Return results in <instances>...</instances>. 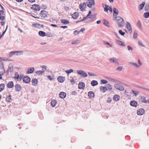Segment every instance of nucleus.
I'll use <instances>...</instances> for the list:
<instances>
[{
    "label": "nucleus",
    "mask_w": 149,
    "mask_h": 149,
    "mask_svg": "<svg viewBox=\"0 0 149 149\" xmlns=\"http://www.w3.org/2000/svg\"><path fill=\"white\" fill-rule=\"evenodd\" d=\"M117 22L118 24L119 27L123 26L124 24V19L121 17H117Z\"/></svg>",
    "instance_id": "f257e3e1"
},
{
    "label": "nucleus",
    "mask_w": 149,
    "mask_h": 149,
    "mask_svg": "<svg viewBox=\"0 0 149 149\" xmlns=\"http://www.w3.org/2000/svg\"><path fill=\"white\" fill-rule=\"evenodd\" d=\"M23 54V52L22 51L11 52L9 54V56L10 57L14 55H16L18 56L22 55Z\"/></svg>",
    "instance_id": "f03ea898"
},
{
    "label": "nucleus",
    "mask_w": 149,
    "mask_h": 149,
    "mask_svg": "<svg viewBox=\"0 0 149 149\" xmlns=\"http://www.w3.org/2000/svg\"><path fill=\"white\" fill-rule=\"evenodd\" d=\"M15 77H14L13 78L15 80H17L18 81H20L22 79L23 77V75L22 74H18L17 72H16L15 74Z\"/></svg>",
    "instance_id": "7ed1b4c3"
},
{
    "label": "nucleus",
    "mask_w": 149,
    "mask_h": 149,
    "mask_svg": "<svg viewBox=\"0 0 149 149\" xmlns=\"http://www.w3.org/2000/svg\"><path fill=\"white\" fill-rule=\"evenodd\" d=\"M31 8L32 9L36 11H39L40 8V6L36 4H34L32 5V7H31Z\"/></svg>",
    "instance_id": "20e7f679"
},
{
    "label": "nucleus",
    "mask_w": 149,
    "mask_h": 149,
    "mask_svg": "<svg viewBox=\"0 0 149 149\" xmlns=\"http://www.w3.org/2000/svg\"><path fill=\"white\" fill-rule=\"evenodd\" d=\"M114 87L116 89L121 91H123L124 90V87L123 86H120L118 84H115L114 85Z\"/></svg>",
    "instance_id": "39448f33"
},
{
    "label": "nucleus",
    "mask_w": 149,
    "mask_h": 149,
    "mask_svg": "<svg viewBox=\"0 0 149 149\" xmlns=\"http://www.w3.org/2000/svg\"><path fill=\"white\" fill-rule=\"evenodd\" d=\"M23 81L26 84L29 83L31 81V79L28 76H25L23 78Z\"/></svg>",
    "instance_id": "423d86ee"
},
{
    "label": "nucleus",
    "mask_w": 149,
    "mask_h": 149,
    "mask_svg": "<svg viewBox=\"0 0 149 149\" xmlns=\"http://www.w3.org/2000/svg\"><path fill=\"white\" fill-rule=\"evenodd\" d=\"M109 61L111 63H115L116 64H118L119 63L118 62V59L114 57L109 59Z\"/></svg>",
    "instance_id": "0eeeda50"
},
{
    "label": "nucleus",
    "mask_w": 149,
    "mask_h": 149,
    "mask_svg": "<svg viewBox=\"0 0 149 149\" xmlns=\"http://www.w3.org/2000/svg\"><path fill=\"white\" fill-rule=\"evenodd\" d=\"M86 7V4L85 3H81L79 5V8L82 11H83Z\"/></svg>",
    "instance_id": "6e6552de"
},
{
    "label": "nucleus",
    "mask_w": 149,
    "mask_h": 149,
    "mask_svg": "<svg viewBox=\"0 0 149 149\" xmlns=\"http://www.w3.org/2000/svg\"><path fill=\"white\" fill-rule=\"evenodd\" d=\"M95 17L96 16L95 15H91L89 17H88V20L90 22L94 21L95 20Z\"/></svg>",
    "instance_id": "1a4fd4ad"
},
{
    "label": "nucleus",
    "mask_w": 149,
    "mask_h": 149,
    "mask_svg": "<svg viewBox=\"0 0 149 149\" xmlns=\"http://www.w3.org/2000/svg\"><path fill=\"white\" fill-rule=\"evenodd\" d=\"M145 113V110L141 108L138 109L137 111V114L139 115H142Z\"/></svg>",
    "instance_id": "9d476101"
},
{
    "label": "nucleus",
    "mask_w": 149,
    "mask_h": 149,
    "mask_svg": "<svg viewBox=\"0 0 149 149\" xmlns=\"http://www.w3.org/2000/svg\"><path fill=\"white\" fill-rule=\"evenodd\" d=\"M86 4L88 7L91 8L92 5L94 6L95 5L94 0H93L91 2L90 1L87 2Z\"/></svg>",
    "instance_id": "9b49d317"
},
{
    "label": "nucleus",
    "mask_w": 149,
    "mask_h": 149,
    "mask_svg": "<svg viewBox=\"0 0 149 149\" xmlns=\"http://www.w3.org/2000/svg\"><path fill=\"white\" fill-rule=\"evenodd\" d=\"M78 86L79 89H83L85 87V84L82 82H80L78 84Z\"/></svg>",
    "instance_id": "f8f14e48"
},
{
    "label": "nucleus",
    "mask_w": 149,
    "mask_h": 149,
    "mask_svg": "<svg viewBox=\"0 0 149 149\" xmlns=\"http://www.w3.org/2000/svg\"><path fill=\"white\" fill-rule=\"evenodd\" d=\"M57 79L59 82L61 83H63L65 81V77L61 76L58 77Z\"/></svg>",
    "instance_id": "ddd939ff"
},
{
    "label": "nucleus",
    "mask_w": 149,
    "mask_h": 149,
    "mask_svg": "<svg viewBox=\"0 0 149 149\" xmlns=\"http://www.w3.org/2000/svg\"><path fill=\"white\" fill-rule=\"evenodd\" d=\"M15 90L16 91H20L22 90V87L19 84H16L15 86Z\"/></svg>",
    "instance_id": "4468645a"
},
{
    "label": "nucleus",
    "mask_w": 149,
    "mask_h": 149,
    "mask_svg": "<svg viewBox=\"0 0 149 149\" xmlns=\"http://www.w3.org/2000/svg\"><path fill=\"white\" fill-rule=\"evenodd\" d=\"M47 13L46 11L44 10H42L41 11L40 15L41 17H45L47 16Z\"/></svg>",
    "instance_id": "2eb2a0df"
},
{
    "label": "nucleus",
    "mask_w": 149,
    "mask_h": 149,
    "mask_svg": "<svg viewBox=\"0 0 149 149\" xmlns=\"http://www.w3.org/2000/svg\"><path fill=\"white\" fill-rule=\"evenodd\" d=\"M130 105L135 107H136L137 106V102L135 100L131 101L130 102Z\"/></svg>",
    "instance_id": "dca6fc26"
},
{
    "label": "nucleus",
    "mask_w": 149,
    "mask_h": 149,
    "mask_svg": "<svg viewBox=\"0 0 149 149\" xmlns=\"http://www.w3.org/2000/svg\"><path fill=\"white\" fill-rule=\"evenodd\" d=\"M66 93L63 92H61L59 94V97L62 99H64L66 96Z\"/></svg>",
    "instance_id": "f3484780"
},
{
    "label": "nucleus",
    "mask_w": 149,
    "mask_h": 149,
    "mask_svg": "<svg viewBox=\"0 0 149 149\" xmlns=\"http://www.w3.org/2000/svg\"><path fill=\"white\" fill-rule=\"evenodd\" d=\"M14 86V83L13 81H9L7 84V87L10 88H12Z\"/></svg>",
    "instance_id": "a211bd4d"
},
{
    "label": "nucleus",
    "mask_w": 149,
    "mask_h": 149,
    "mask_svg": "<svg viewBox=\"0 0 149 149\" xmlns=\"http://www.w3.org/2000/svg\"><path fill=\"white\" fill-rule=\"evenodd\" d=\"M34 68L33 67H31L29 68H28L27 71L26 72L27 74H31L34 71Z\"/></svg>",
    "instance_id": "6ab92c4d"
},
{
    "label": "nucleus",
    "mask_w": 149,
    "mask_h": 149,
    "mask_svg": "<svg viewBox=\"0 0 149 149\" xmlns=\"http://www.w3.org/2000/svg\"><path fill=\"white\" fill-rule=\"evenodd\" d=\"M127 29L131 33L132 32V31L131 25L130 23L128 22H127Z\"/></svg>",
    "instance_id": "aec40b11"
},
{
    "label": "nucleus",
    "mask_w": 149,
    "mask_h": 149,
    "mask_svg": "<svg viewBox=\"0 0 149 149\" xmlns=\"http://www.w3.org/2000/svg\"><path fill=\"white\" fill-rule=\"evenodd\" d=\"M32 85L35 86L38 84V80L36 78H34L32 79Z\"/></svg>",
    "instance_id": "412c9836"
},
{
    "label": "nucleus",
    "mask_w": 149,
    "mask_h": 149,
    "mask_svg": "<svg viewBox=\"0 0 149 149\" xmlns=\"http://www.w3.org/2000/svg\"><path fill=\"white\" fill-rule=\"evenodd\" d=\"M11 97L12 96L11 95H9L8 96H7L6 98V101L8 103H10L11 102L12 100Z\"/></svg>",
    "instance_id": "4be33fe9"
},
{
    "label": "nucleus",
    "mask_w": 149,
    "mask_h": 149,
    "mask_svg": "<svg viewBox=\"0 0 149 149\" xmlns=\"http://www.w3.org/2000/svg\"><path fill=\"white\" fill-rule=\"evenodd\" d=\"M79 15V14L77 12L74 13V14L72 15V18L74 19H77Z\"/></svg>",
    "instance_id": "5701e85b"
},
{
    "label": "nucleus",
    "mask_w": 149,
    "mask_h": 149,
    "mask_svg": "<svg viewBox=\"0 0 149 149\" xmlns=\"http://www.w3.org/2000/svg\"><path fill=\"white\" fill-rule=\"evenodd\" d=\"M4 11L3 10H0V20H3L5 17L3 16V15Z\"/></svg>",
    "instance_id": "b1692460"
},
{
    "label": "nucleus",
    "mask_w": 149,
    "mask_h": 149,
    "mask_svg": "<svg viewBox=\"0 0 149 149\" xmlns=\"http://www.w3.org/2000/svg\"><path fill=\"white\" fill-rule=\"evenodd\" d=\"M100 91L103 93L105 92L106 91L108 90L107 87L102 86L100 87Z\"/></svg>",
    "instance_id": "393cba45"
},
{
    "label": "nucleus",
    "mask_w": 149,
    "mask_h": 149,
    "mask_svg": "<svg viewBox=\"0 0 149 149\" xmlns=\"http://www.w3.org/2000/svg\"><path fill=\"white\" fill-rule=\"evenodd\" d=\"M88 96L89 98H92L94 96V93L92 91H90L88 93Z\"/></svg>",
    "instance_id": "a878e982"
},
{
    "label": "nucleus",
    "mask_w": 149,
    "mask_h": 149,
    "mask_svg": "<svg viewBox=\"0 0 149 149\" xmlns=\"http://www.w3.org/2000/svg\"><path fill=\"white\" fill-rule=\"evenodd\" d=\"M98 84V82L96 80H93L91 82V84L93 86H94L97 85Z\"/></svg>",
    "instance_id": "bb28decb"
},
{
    "label": "nucleus",
    "mask_w": 149,
    "mask_h": 149,
    "mask_svg": "<svg viewBox=\"0 0 149 149\" xmlns=\"http://www.w3.org/2000/svg\"><path fill=\"white\" fill-rule=\"evenodd\" d=\"M113 16H116L119 13L118 11L115 8H113Z\"/></svg>",
    "instance_id": "cd10ccee"
},
{
    "label": "nucleus",
    "mask_w": 149,
    "mask_h": 149,
    "mask_svg": "<svg viewBox=\"0 0 149 149\" xmlns=\"http://www.w3.org/2000/svg\"><path fill=\"white\" fill-rule=\"evenodd\" d=\"M113 99L114 100L117 101L120 99V96L117 95H115L113 96Z\"/></svg>",
    "instance_id": "c85d7f7f"
},
{
    "label": "nucleus",
    "mask_w": 149,
    "mask_h": 149,
    "mask_svg": "<svg viewBox=\"0 0 149 149\" xmlns=\"http://www.w3.org/2000/svg\"><path fill=\"white\" fill-rule=\"evenodd\" d=\"M56 101L54 100H52L51 102V105L52 107H54L56 106Z\"/></svg>",
    "instance_id": "c756f323"
},
{
    "label": "nucleus",
    "mask_w": 149,
    "mask_h": 149,
    "mask_svg": "<svg viewBox=\"0 0 149 149\" xmlns=\"http://www.w3.org/2000/svg\"><path fill=\"white\" fill-rule=\"evenodd\" d=\"M61 21L64 24H67L69 23V22L66 19H61Z\"/></svg>",
    "instance_id": "7c9ffc66"
},
{
    "label": "nucleus",
    "mask_w": 149,
    "mask_h": 149,
    "mask_svg": "<svg viewBox=\"0 0 149 149\" xmlns=\"http://www.w3.org/2000/svg\"><path fill=\"white\" fill-rule=\"evenodd\" d=\"M145 2L143 1L142 3L139 6V10H141L143 9L145 5Z\"/></svg>",
    "instance_id": "2f4dec72"
},
{
    "label": "nucleus",
    "mask_w": 149,
    "mask_h": 149,
    "mask_svg": "<svg viewBox=\"0 0 149 149\" xmlns=\"http://www.w3.org/2000/svg\"><path fill=\"white\" fill-rule=\"evenodd\" d=\"M38 34L40 36L42 37H44L46 36L45 33L42 31H40L38 32Z\"/></svg>",
    "instance_id": "473e14b6"
},
{
    "label": "nucleus",
    "mask_w": 149,
    "mask_h": 149,
    "mask_svg": "<svg viewBox=\"0 0 149 149\" xmlns=\"http://www.w3.org/2000/svg\"><path fill=\"white\" fill-rule=\"evenodd\" d=\"M5 84H0V92L2 91L5 88Z\"/></svg>",
    "instance_id": "72a5a7b5"
},
{
    "label": "nucleus",
    "mask_w": 149,
    "mask_h": 149,
    "mask_svg": "<svg viewBox=\"0 0 149 149\" xmlns=\"http://www.w3.org/2000/svg\"><path fill=\"white\" fill-rule=\"evenodd\" d=\"M32 26L33 27L35 28H41V24H33Z\"/></svg>",
    "instance_id": "f704fd0d"
},
{
    "label": "nucleus",
    "mask_w": 149,
    "mask_h": 149,
    "mask_svg": "<svg viewBox=\"0 0 149 149\" xmlns=\"http://www.w3.org/2000/svg\"><path fill=\"white\" fill-rule=\"evenodd\" d=\"M85 30V29L84 28H82L79 31H78L77 30H75L74 31V33L75 35H76V32H77L78 34H79V33L81 32H83Z\"/></svg>",
    "instance_id": "c9c22d12"
},
{
    "label": "nucleus",
    "mask_w": 149,
    "mask_h": 149,
    "mask_svg": "<svg viewBox=\"0 0 149 149\" xmlns=\"http://www.w3.org/2000/svg\"><path fill=\"white\" fill-rule=\"evenodd\" d=\"M104 22L103 23V24L107 26L108 27H109L110 25L109 24V22H108L106 20L104 19Z\"/></svg>",
    "instance_id": "e433bc0d"
},
{
    "label": "nucleus",
    "mask_w": 149,
    "mask_h": 149,
    "mask_svg": "<svg viewBox=\"0 0 149 149\" xmlns=\"http://www.w3.org/2000/svg\"><path fill=\"white\" fill-rule=\"evenodd\" d=\"M137 26L139 28H142L141 23L140 20H138L137 23Z\"/></svg>",
    "instance_id": "4c0bfd02"
},
{
    "label": "nucleus",
    "mask_w": 149,
    "mask_h": 149,
    "mask_svg": "<svg viewBox=\"0 0 149 149\" xmlns=\"http://www.w3.org/2000/svg\"><path fill=\"white\" fill-rule=\"evenodd\" d=\"M73 70L72 69H70L68 70H66L65 71V72L67 73V75H68L70 74L72 72H73Z\"/></svg>",
    "instance_id": "58836bf2"
},
{
    "label": "nucleus",
    "mask_w": 149,
    "mask_h": 149,
    "mask_svg": "<svg viewBox=\"0 0 149 149\" xmlns=\"http://www.w3.org/2000/svg\"><path fill=\"white\" fill-rule=\"evenodd\" d=\"M45 71L42 70H40L38 71H36L35 73L37 75H40L42 74L43 73L45 72Z\"/></svg>",
    "instance_id": "ea45409f"
},
{
    "label": "nucleus",
    "mask_w": 149,
    "mask_h": 149,
    "mask_svg": "<svg viewBox=\"0 0 149 149\" xmlns=\"http://www.w3.org/2000/svg\"><path fill=\"white\" fill-rule=\"evenodd\" d=\"M77 72L81 76H82V74H83V72H84V71L81 70H77Z\"/></svg>",
    "instance_id": "a19ab883"
},
{
    "label": "nucleus",
    "mask_w": 149,
    "mask_h": 149,
    "mask_svg": "<svg viewBox=\"0 0 149 149\" xmlns=\"http://www.w3.org/2000/svg\"><path fill=\"white\" fill-rule=\"evenodd\" d=\"M117 43L120 45L122 46H125V45L123 44V42L119 40H117Z\"/></svg>",
    "instance_id": "79ce46f5"
},
{
    "label": "nucleus",
    "mask_w": 149,
    "mask_h": 149,
    "mask_svg": "<svg viewBox=\"0 0 149 149\" xmlns=\"http://www.w3.org/2000/svg\"><path fill=\"white\" fill-rule=\"evenodd\" d=\"M143 17L146 18H147L149 17V12H146L144 13Z\"/></svg>",
    "instance_id": "37998d69"
},
{
    "label": "nucleus",
    "mask_w": 149,
    "mask_h": 149,
    "mask_svg": "<svg viewBox=\"0 0 149 149\" xmlns=\"http://www.w3.org/2000/svg\"><path fill=\"white\" fill-rule=\"evenodd\" d=\"M0 68L2 70H3L4 72H5L4 67L3 65V64L2 63H0Z\"/></svg>",
    "instance_id": "c03bdc74"
},
{
    "label": "nucleus",
    "mask_w": 149,
    "mask_h": 149,
    "mask_svg": "<svg viewBox=\"0 0 149 149\" xmlns=\"http://www.w3.org/2000/svg\"><path fill=\"white\" fill-rule=\"evenodd\" d=\"M105 7L104 8V11L106 12H107L109 10V7H110L109 6L107 5H104Z\"/></svg>",
    "instance_id": "a18cd8bd"
},
{
    "label": "nucleus",
    "mask_w": 149,
    "mask_h": 149,
    "mask_svg": "<svg viewBox=\"0 0 149 149\" xmlns=\"http://www.w3.org/2000/svg\"><path fill=\"white\" fill-rule=\"evenodd\" d=\"M106 87H107L108 90L109 89L110 91H111L112 89L111 86L109 84H108L107 85Z\"/></svg>",
    "instance_id": "49530a36"
},
{
    "label": "nucleus",
    "mask_w": 149,
    "mask_h": 149,
    "mask_svg": "<svg viewBox=\"0 0 149 149\" xmlns=\"http://www.w3.org/2000/svg\"><path fill=\"white\" fill-rule=\"evenodd\" d=\"M137 32L136 31H135L134 32L133 34V38L135 39H136L137 38Z\"/></svg>",
    "instance_id": "de8ad7c7"
},
{
    "label": "nucleus",
    "mask_w": 149,
    "mask_h": 149,
    "mask_svg": "<svg viewBox=\"0 0 149 149\" xmlns=\"http://www.w3.org/2000/svg\"><path fill=\"white\" fill-rule=\"evenodd\" d=\"M8 71L10 72V73L12 72L13 71V67H10L9 66L8 68Z\"/></svg>",
    "instance_id": "09e8293b"
},
{
    "label": "nucleus",
    "mask_w": 149,
    "mask_h": 149,
    "mask_svg": "<svg viewBox=\"0 0 149 149\" xmlns=\"http://www.w3.org/2000/svg\"><path fill=\"white\" fill-rule=\"evenodd\" d=\"M132 91L133 93L134 94L135 96H136L139 93V92L134 91L133 90H132Z\"/></svg>",
    "instance_id": "8fccbe9b"
},
{
    "label": "nucleus",
    "mask_w": 149,
    "mask_h": 149,
    "mask_svg": "<svg viewBox=\"0 0 149 149\" xmlns=\"http://www.w3.org/2000/svg\"><path fill=\"white\" fill-rule=\"evenodd\" d=\"M130 63L136 68H138L139 66H138L136 63L134 62H130Z\"/></svg>",
    "instance_id": "3c124183"
},
{
    "label": "nucleus",
    "mask_w": 149,
    "mask_h": 149,
    "mask_svg": "<svg viewBox=\"0 0 149 149\" xmlns=\"http://www.w3.org/2000/svg\"><path fill=\"white\" fill-rule=\"evenodd\" d=\"M123 69V66H119L116 69V70L119 71H120L122 70V69Z\"/></svg>",
    "instance_id": "603ef678"
},
{
    "label": "nucleus",
    "mask_w": 149,
    "mask_h": 149,
    "mask_svg": "<svg viewBox=\"0 0 149 149\" xmlns=\"http://www.w3.org/2000/svg\"><path fill=\"white\" fill-rule=\"evenodd\" d=\"M107 82V81L106 80L102 79L101 80V83L102 84H106Z\"/></svg>",
    "instance_id": "864d4df0"
},
{
    "label": "nucleus",
    "mask_w": 149,
    "mask_h": 149,
    "mask_svg": "<svg viewBox=\"0 0 149 149\" xmlns=\"http://www.w3.org/2000/svg\"><path fill=\"white\" fill-rule=\"evenodd\" d=\"M118 32L120 34L123 36L125 33L124 32H123L121 30L119 31Z\"/></svg>",
    "instance_id": "5fc2aeb1"
},
{
    "label": "nucleus",
    "mask_w": 149,
    "mask_h": 149,
    "mask_svg": "<svg viewBox=\"0 0 149 149\" xmlns=\"http://www.w3.org/2000/svg\"><path fill=\"white\" fill-rule=\"evenodd\" d=\"M107 79L108 80L113 82H115V81H116V80L115 79L111 78H107Z\"/></svg>",
    "instance_id": "6e6d98bb"
},
{
    "label": "nucleus",
    "mask_w": 149,
    "mask_h": 149,
    "mask_svg": "<svg viewBox=\"0 0 149 149\" xmlns=\"http://www.w3.org/2000/svg\"><path fill=\"white\" fill-rule=\"evenodd\" d=\"M87 76V74L84 71V72H83V74H82V76L81 77H86Z\"/></svg>",
    "instance_id": "4d7b16f0"
},
{
    "label": "nucleus",
    "mask_w": 149,
    "mask_h": 149,
    "mask_svg": "<svg viewBox=\"0 0 149 149\" xmlns=\"http://www.w3.org/2000/svg\"><path fill=\"white\" fill-rule=\"evenodd\" d=\"M138 87L139 88H141V89H145V90L149 91V88H145L143 87H142L141 86H139Z\"/></svg>",
    "instance_id": "13d9d810"
},
{
    "label": "nucleus",
    "mask_w": 149,
    "mask_h": 149,
    "mask_svg": "<svg viewBox=\"0 0 149 149\" xmlns=\"http://www.w3.org/2000/svg\"><path fill=\"white\" fill-rule=\"evenodd\" d=\"M144 8L146 11H147L149 9V6L148 5H146L145 7Z\"/></svg>",
    "instance_id": "bf43d9fd"
},
{
    "label": "nucleus",
    "mask_w": 149,
    "mask_h": 149,
    "mask_svg": "<svg viewBox=\"0 0 149 149\" xmlns=\"http://www.w3.org/2000/svg\"><path fill=\"white\" fill-rule=\"evenodd\" d=\"M104 43L106 44V45H109V46L111 47H112V45H110L108 42L107 41H105L104 42Z\"/></svg>",
    "instance_id": "052dcab7"
},
{
    "label": "nucleus",
    "mask_w": 149,
    "mask_h": 149,
    "mask_svg": "<svg viewBox=\"0 0 149 149\" xmlns=\"http://www.w3.org/2000/svg\"><path fill=\"white\" fill-rule=\"evenodd\" d=\"M77 93L75 91H73L71 93V94L72 95H77Z\"/></svg>",
    "instance_id": "680f3d73"
},
{
    "label": "nucleus",
    "mask_w": 149,
    "mask_h": 149,
    "mask_svg": "<svg viewBox=\"0 0 149 149\" xmlns=\"http://www.w3.org/2000/svg\"><path fill=\"white\" fill-rule=\"evenodd\" d=\"M148 102V100H146L145 98H144L142 101V102L144 103H146Z\"/></svg>",
    "instance_id": "e2e57ef3"
},
{
    "label": "nucleus",
    "mask_w": 149,
    "mask_h": 149,
    "mask_svg": "<svg viewBox=\"0 0 149 149\" xmlns=\"http://www.w3.org/2000/svg\"><path fill=\"white\" fill-rule=\"evenodd\" d=\"M127 47L128 48V49L129 50H131V51L132 50L133 48L130 46L129 45Z\"/></svg>",
    "instance_id": "0e129e2a"
},
{
    "label": "nucleus",
    "mask_w": 149,
    "mask_h": 149,
    "mask_svg": "<svg viewBox=\"0 0 149 149\" xmlns=\"http://www.w3.org/2000/svg\"><path fill=\"white\" fill-rule=\"evenodd\" d=\"M138 44L140 46H143V47H145V46L143 44H142L141 42L140 41H139V42H138Z\"/></svg>",
    "instance_id": "69168bd1"
},
{
    "label": "nucleus",
    "mask_w": 149,
    "mask_h": 149,
    "mask_svg": "<svg viewBox=\"0 0 149 149\" xmlns=\"http://www.w3.org/2000/svg\"><path fill=\"white\" fill-rule=\"evenodd\" d=\"M88 74L90 76H93L95 75L94 73L91 72H88Z\"/></svg>",
    "instance_id": "338daca9"
},
{
    "label": "nucleus",
    "mask_w": 149,
    "mask_h": 149,
    "mask_svg": "<svg viewBox=\"0 0 149 149\" xmlns=\"http://www.w3.org/2000/svg\"><path fill=\"white\" fill-rule=\"evenodd\" d=\"M47 78L50 80H53L52 78V77L51 76H47Z\"/></svg>",
    "instance_id": "774afa93"
}]
</instances>
